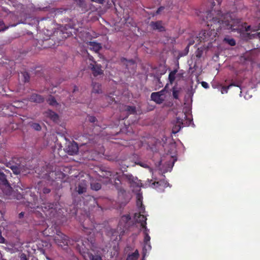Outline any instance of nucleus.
<instances>
[{"label":"nucleus","mask_w":260,"mask_h":260,"mask_svg":"<svg viewBox=\"0 0 260 260\" xmlns=\"http://www.w3.org/2000/svg\"><path fill=\"white\" fill-rule=\"evenodd\" d=\"M206 19L211 21L210 25L213 28L210 31L203 30L199 34L201 41L205 42L213 40L217 35V31L221 27L233 30L239 29V20L234 18L230 14L222 16L221 20H219L217 18H212L211 13H209L206 16ZM210 24H208V26Z\"/></svg>","instance_id":"nucleus-1"},{"label":"nucleus","mask_w":260,"mask_h":260,"mask_svg":"<svg viewBox=\"0 0 260 260\" xmlns=\"http://www.w3.org/2000/svg\"><path fill=\"white\" fill-rule=\"evenodd\" d=\"M8 166L12 170L13 172L16 175L27 173L28 168L26 166L25 161L22 158H15L14 160L9 164Z\"/></svg>","instance_id":"nucleus-2"},{"label":"nucleus","mask_w":260,"mask_h":260,"mask_svg":"<svg viewBox=\"0 0 260 260\" xmlns=\"http://www.w3.org/2000/svg\"><path fill=\"white\" fill-rule=\"evenodd\" d=\"M56 231V234L53 235V240L58 246L62 247L70 244V240L68 236L59 231Z\"/></svg>","instance_id":"nucleus-3"},{"label":"nucleus","mask_w":260,"mask_h":260,"mask_svg":"<svg viewBox=\"0 0 260 260\" xmlns=\"http://www.w3.org/2000/svg\"><path fill=\"white\" fill-rule=\"evenodd\" d=\"M51 183L50 182H47L45 181H41L39 182L37 185L36 186L35 189H38V192L41 194L42 192L44 194H47L50 192Z\"/></svg>","instance_id":"nucleus-4"},{"label":"nucleus","mask_w":260,"mask_h":260,"mask_svg":"<svg viewBox=\"0 0 260 260\" xmlns=\"http://www.w3.org/2000/svg\"><path fill=\"white\" fill-rule=\"evenodd\" d=\"M141 213H143V211H142V212H140L139 213L135 214L134 218L137 222L136 226L137 227L140 226L142 228H146L147 219L144 215L141 214Z\"/></svg>","instance_id":"nucleus-5"},{"label":"nucleus","mask_w":260,"mask_h":260,"mask_svg":"<svg viewBox=\"0 0 260 260\" xmlns=\"http://www.w3.org/2000/svg\"><path fill=\"white\" fill-rule=\"evenodd\" d=\"M164 92L165 91L164 90L157 92H153L151 95L152 100L154 101L157 104L162 103L165 100Z\"/></svg>","instance_id":"nucleus-6"},{"label":"nucleus","mask_w":260,"mask_h":260,"mask_svg":"<svg viewBox=\"0 0 260 260\" xmlns=\"http://www.w3.org/2000/svg\"><path fill=\"white\" fill-rule=\"evenodd\" d=\"M149 229H144L143 231V234L144 235V248L146 250H150L151 249V246L150 244V237L149 235Z\"/></svg>","instance_id":"nucleus-7"},{"label":"nucleus","mask_w":260,"mask_h":260,"mask_svg":"<svg viewBox=\"0 0 260 260\" xmlns=\"http://www.w3.org/2000/svg\"><path fill=\"white\" fill-rule=\"evenodd\" d=\"M123 177L131 184V186H135L139 185L140 180L137 177L133 176L132 174H123Z\"/></svg>","instance_id":"nucleus-8"},{"label":"nucleus","mask_w":260,"mask_h":260,"mask_svg":"<svg viewBox=\"0 0 260 260\" xmlns=\"http://www.w3.org/2000/svg\"><path fill=\"white\" fill-rule=\"evenodd\" d=\"M87 182L86 180H81L76 187V191L79 194H82L86 191Z\"/></svg>","instance_id":"nucleus-9"},{"label":"nucleus","mask_w":260,"mask_h":260,"mask_svg":"<svg viewBox=\"0 0 260 260\" xmlns=\"http://www.w3.org/2000/svg\"><path fill=\"white\" fill-rule=\"evenodd\" d=\"M66 151L70 155L77 154L78 151V147L76 143H70L66 148Z\"/></svg>","instance_id":"nucleus-10"},{"label":"nucleus","mask_w":260,"mask_h":260,"mask_svg":"<svg viewBox=\"0 0 260 260\" xmlns=\"http://www.w3.org/2000/svg\"><path fill=\"white\" fill-rule=\"evenodd\" d=\"M90 68L92 70L93 76H94L103 74V71L101 69V65L96 63L95 64H90Z\"/></svg>","instance_id":"nucleus-11"},{"label":"nucleus","mask_w":260,"mask_h":260,"mask_svg":"<svg viewBox=\"0 0 260 260\" xmlns=\"http://www.w3.org/2000/svg\"><path fill=\"white\" fill-rule=\"evenodd\" d=\"M150 25L153 29H157L159 31L165 30L164 27L161 25L160 21L151 22Z\"/></svg>","instance_id":"nucleus-12"},{"label":"nucleus","mask_w":260,"mask_h":260,"mask_svg":"<svg viewBox=\"0 0 260 260\" xmlns=\"http://www.w3.org/2000/svg\"><path fill=\"white\" fill-rule=\"evenodd\" d=\"M30 101L32 102L41 103L44 102V99L40 95L37 94H33L30 97Z\"/></svg>","instance_id":"nucleus-13"},{"label":"nucleus","mask_w":260,"mask_h":260,"mask_svg":"<svg viewBox=\"0 0 260 260\" xmlns=\"http://www.w3.org/2000/svg\"><path fill=\"white\" fill-rule=\"evenodd\" d=\"M92 93L101 94L102 93L101 85L98 83H93L92 84Z\"/></svg>","instance_id":"nucleus-14"},{"label":"nucleus","mask_w":260,"mask_h":260,"mask_svg":"<svg viewBox=\"0 0 260 260\" xmlns=\"http://www.w3.org/2000/svg\"><path fill=\"white\" fill-rule=\"evenodd\" d=\"M130 219V217L129 215H124L123 216L120 220V226H129V225L128 224V222Z\"/></svg>","instance_id":"nucleus-15"},{"label":"nucleus","mask_w":260,"mask_h":260,"mask_svg":"<svg viewBox=\"0 0 260 260\" xmlns=\"http://www.w3.org/2000/svg\"><path fill=\"white\" fill-rule=\"evenodd\" d=\"M47 116L49 117L51 119H52L54 121H56L58 119V116L57 114H56L53 111L51 110H48L46 112Z\"/></svg>","instance_id":"nucleus-16"},{"label":"nucleus","mask_w":260,"mask_h":260,"mask_svg":"<svg viewBox=\"0 0 260 260\" xmlns=\"http://www.w3.org/2000/svg\"><path fill=\"white\" fill-rule=\"evenodd\" d=\"M137 205L138 207H140V212H142L143 211V207L142 205V196L140 193H138L137 194Z\"/></svg>","instance_id":"nucleus-17"},{"label":"nucleus","mask_w":260,"mask_h":260,"mask_svg":"<svg viewBox=\"0 0 260 260\" xmlns=\"http://www.w3.org/2000/svg\"><path fill=\"white\" fill-rule=\"evenodd\" d=\"M88 45L90 46L91 49H92L95 52L98 51L102 47L100 44L95 42H90Z\"/></svg>","instance_id":"nucleus-18"},{"label":"nucleus","mask_w":260,"mask_h":260,"mask_svg":"<svg viewBox=\"0 0 260 260\" xmlns=\"http://www.w3.org/2000/svg\"><path fill=\"white\" fill-rule=\"evenodd\" d=\"M111 175H112V173L110 171H106V170H105V171L102 170L99 174L100 177L108 179V181H109L110 180L109 178L110 176H111Z\"/></svg>","instance_id":"nucleus-19"},{"label":"nucleus","mask_w":260,"mask_h":260,"mask_svg":"<svg viewBox=\"0 0 260 260\" xmlns=\"http://www.w3.org/2000/svg\"><path fill=\"white\" fill-rule=\"evenodd\" d=\"M139 256V254L138 251L136 250L134 252L127 256L126 260H137Z\"/></svg>","instance_id":"nucleus-20"},{"label":"nucleus","mask_w":260,"mask_h":260,"mask_svg":"<svg viewBox=\"0 0 260 260\" xmlns=\"http://www.w3.org/2000/svg\"><path fill=\"white\" fill-rule=\"evenodd\" d=\"M124 111H126L128 114H134L136 113V108L135 107L124 106Z\"/></svg>","instance_id":"nucleus-21"},{"label":"nucleus","mask_w":260,"mask_h":260,"mask_svg":"<svg viewBox=\"0 0 260 260\" xmlns=\"http://www.w3.org/2000/svg\"><path fill=\"white\" fill-rule=\"evenodd\" d=\"M177 71L176 70L172 71L169 76V79L171 83H172L175 80V75L177 73Z\"/></svg>","instance_id":"nucleus-22"},{"label":"nucleus","mask_w":260,"mask_h":260,"mask_svg":"<svg viewBox=\"0 0 260 260\" xmlns=\"http://www.w3.org/2000/svg\"><path fill=\"white\" fill-rule=\"evenodd\" d=\"M76 4L80 7L85 8L86 7V4L84 0H74Z\"/></svg>","instance_id":"nucleus-23"},{"label":"nucleus","mask_w":260,"mask_h":260,"mask_svg":"<svg viewBox=\"0 0 260 260\" xmlns=\"http://www.w3.org/2000/svg\"><path fill=\"white\" fill-rule=\"evenodd\" d=\"M91 188L92 189L97 191L101 189V185L97 182L92 183H91Z\"/></svg>","instance_id":"nucleus-24"},{"label":"nucleus","mask_w":260,"mask_h":260,"mask_svg":"<svg viewBox=\"0 0 260 260\" xmlns=\"http://www.w3.org/2000/svg\"><path fill=\"white\" fill-rule=\"evenodd\" d=\"M0 180L4 184H6L8 183V181L6 178L5 175L4 174L3 172L2 171V170L1 169H0Z\"/></svg>","instance_id":"nucleus-25"},{"label":"nucleus","mask_w":260,"mask_h":260,"mask_svg":"<svg viewBox=\"0 0 260 260\" xmlns=\"http://www.w3.org/2000/svg\"><path fill=\"white\" fill-rule=\"evenodd\" d=\"M256 26H254L252 27H251V26L248 25V26H245V31L246 32H248V31H250L251 32H255L257 30H258V29H256Z\"/></svg>","instance_id":"nucleus-26"},{"label":"nucleus","mask_w":260,"mask_h":260,"mask_svg":"<svg viewBox=\"0 0 260 260\" xmlns=\"http://www.w3.org/2000/svg\"><path fill=\"white\" fill-rule=\"evenodd\" d=\"M122 61H124V63L125 64V66L126 67H128L129 66H131V65H133V66H134L135 65V61L131 59V60H127L125 58H123L122 59Z\"/></svg>","instance_id":"nucleus-27"},{"label":"nucleus","mask_w":260,"mask_h":260,"mask_svg":"<svg viewBox=\"0 0 260 260\" xmlns=\"http://www.w3.org/2000/svg\"><path fill=\"white\" fill-rule=\"evenodd\" d=\"M181 126L177 124H175L172 128V132L174 134L177 133L181 129Z\"/></svg>","instance_id":"nucleus-28"},{"label":"nucleus","mask_w":260,"mask_h":260,"mask_svg":"<svg viewBox=\"0 0 260 260\" xmlns=\"http://www.w3.org/2000/svg\"><path fill=\"white\" fill-rule=\"evenodd\" d=\"M48 104L52 106H55L57 104V102L53 97H51L47 101Z\"/></svg>","instance_id":"nucleus-29"},{"label":"nucleus","mask_w":260,"mask_h":260,"mask_svg":"<svg viewBox=\"0 0 260 260\" xmlns=\"http://www.w3.org/2000/svg\"><path fill=\"white\" fill-rule=\"evenodd\" d=\"M53 229H45L44 230L42 231V234L44 236L46 237H53L52 235L50 234L49 231L52 230Z\"/></svg>","instance_id":"nucleus-30"},{"label":"nucleus","mask_w":260,"mask_h":260,"mask_svg":"<svg viewBox=\"0 0 260 260\" xmlns=\"http://www.w3.org/2000/svg\"><path fill=\"white\" fill-rule=\"evenodd\" d=\"M255 32H247L246 35V37L249 39H252L255 38Z\"/></svg>","instance_id":"nucleus-31"},{"label":"nucleus","mask_w":260,"mask_h":260,"mask_svg":"<svg viewBox=\"0 0 260 260\" xmlns=\"http://www.w3.org/2000/svg\"><path fill=\"white\" fill-rule=\"evenodd\" d=\"M89 258L90 260H103L101 256L98 255H94L92 254L89 256Z\"/></svg>","instance_id":"nucleus-32"},{"label":"nucleus","mask_w":260,"mask_h":260,"mask_svg":"<svg viewBox=\"0 0 260 260\" xmlns=\"http://www.w3.org/2000/svg\"><path fill=\"white\" fill-rule=\"evenodd\" d=\"M179 95V90L176 88L174 87L173 89V95L174 98L176 99L178 98Z\"/></svg>","instance_id":"nucleus-33"},{"label":"nucleus","mask_w":260,"mask_h":260,"mask_svg":"<svg viewBox=\"0 0 260 260\" xmlns=\"http://www.w3.org/2000/svg\"><path fill=\"white\" fill-rule=\"evenodd\" d=\"M224 41L231 46H234L236 44L234 39H225Z\"/></svg>","instance_id":"nucleus-34"},{"label":"nucleus","mask_w":260,"mask_h":260,"mask_svg":"<svg viewBox=\"0 0 260 260\" xmlns=\"http://www.w3.org/2000/svg\"><path fill=\"white\" fill-rule=\"evenodd\" d=\"M31 126L34 129L37 131H40L41 128V126L36 123H33Z\"/></svg>","instance_id":"nucleus-35"},{"label":"nucleus","mask_w":260,"mask_h":260,"mask_svg":"<svg viewBox=\"0 0 260 260\" xmlns=\"http://www.w3.org/2000/svg\"><path fill=\"white\" fill-rule=\"evenodd\" d=\"M176 124L181 126V125L183 124V120L180 118H177Z\"/></svg>","instance_id":"nucleus-36"},{"label":"nucleus","mask_w":260,"mask_h":260,"mask_svg":"<svg viewBox=\"0 0 260 260\" xmlns=\"http://www.w3.org/2000/svg\"><path fill=\"white\" fill-rule=\"evenodd\" d=\"M24 78L25 82H28L29 81V76L27 73H24Z\"/></svg>","instance_id":"nucleus-37"},{"label":"nucleus","mask_w":260,"mask_h":260,"mask_svg":"<svg viewBox=\"0 0 260 260\" xmlns=\"http://www.w3.org/2000/svg\"><path fill=\"white\" fill-rule=\"evenodd\" d=\"M201 84L203 87H204V88H207L208 87V84L207 82L203 81L201 83Z\"/></svg>","instance_id":"nucleus-38"},{"label":"nucleus","mask_w":260,"mask_h":260,"mask_svg":"<svg viewBox=\"0 0 260 260\" xmlns=\"http://www.w3.org/2000/svg\"><path fill=\"white\" fill-rule=\"evenodd\" d=\"M164 9V7H159L158 10L156 11V14H159L162 10H163Z\"/></svg>","instance_id":"nucleus-39"},{"label":"nucleus","mask_w":260,"mask_h":260,"mask_svg":"<svg viewBox=\"0 0 260 260\" xmlns=\"http://www.w3.org/2000/svg\"><path fill=\"white\" fill-rule=\"evenodd\" d=\"M92 1L98 3L100 4H103L104 3V0H92Z\"/></svg>","instance_id":"nucleus-40"},{"label":"nucleus","mask_w":260,"mask_h":260,"mask_svg":"<svg viewBox=\"0 0 260 260\" xmlns=\"http://www.w3.org/2000/svg\"><path fill=\"white\" fill-rule=\"evenodd\" d=\"M96 120V118L94 117H90L89 118V120L91 122H94Z\"/></svg>","instance_id":"nucleus-41"},{"label":"nucleus","mask_w":260,"mask_h":260,"mask_svg":"<svg viewBox=\"0 0 260 260\" xmlns=\"http://www.w3.org/2000/svg\"><path fill=\"white\" fill-rule=\"evenodd\" d=\"M175 160V159H173V161L171 163L170 165H169V169L170 170L173 167Z\"/></svg>","instance_id":"nucleus-42"},{"label":"nucleus","mask_w":260,"mask_h":260,"mask_svg":"<svg viewBox=\"0 0 260 260\" xmlns=\"http://www.w3.org/2000/svg\"><path fill=\"white\" fill-rule=\"evenodd\" d=\"M233 85V84H231V85H230L229 86H226V87H223V89L226 92H227V91H228V89L229 88V87Z\"/></svg>","instance_id":"nucleus-43"},{"label":"nucleus","mask_w":260,"mask_h":260,"mask_svg":"<svg viewBox=\"0 0 260 260\" xmlns=\"http://www.w3.org/2000/svg\"><path fill=\"white\" fill-rule=\"evenodd\" d=\"M138 164H139V165H140L142 167H143L144 168H147L148 167V166L146 164H143V163H138Z\"/></svg>","instance_id":"nucleus-44"},{"label":"nucleus","mask_w":260,"mask_h":260,"mask_svg":"<svg viewBox=\"0 0 260 260\" xmlns=\"http://www.w3.org/2000/svg\"><path fill=\"white\" fill-rule=\"evenodd\" d=\"M255 35V38H258L260 40V32H256Z\"/></svg>","instance_id":"nucleus-45"},{"label":"nucleus","mask_w":260,"mask_h":260,"mask_svg":"<svg viewBox=\"0 0 260 260\" xmlns=\"http://www.w3.org/2000/svg\"><path fill=\"white\" fill-rule=\"evenodd\" d=\"M125 190L123 189H120L119 192L121 194H123L124 193H125Z\"/></svg>","instance_id":"nucleus-46"},{"label":"nucleus","mask_w":260,"mask_h":260,"mask_svg":"<svg viewBox=\"0 0 260 260\" xmlns=\"http://www.w3.org/2000/svg\"><path fill=\"white\" fill-rule=\"evenodd\" d=\"M24 213L22 212H21L19 214V218H22L24 216Z\"/></svg>","instance_id":"nucleus-47"},{"label":"nucleus","mask_w":260,"mask_h":260,"mask_svg":"<svg viewBox=\"0 0 260 260\" xmlns=\"http://www.w3.org/2000/svg\"><path fill=\"white\" fill-rule=\"evenodd\" d=\"M4 25V23L3 21L0 20V26Z\"/></svg>","instance_id":"nucleus-48"},{"label":"nucleus","mask_w":260,"mask_h":260,"mask_svg":"<svg viewBox=\"0 0 260 260\" xmlns=\"http://www.w3.org/2000/svg\"><path fill=\"white\" fill-rule=\"evenodd\" d=\"M79 239H80V238H75V239H74V241H75V242H79Z\"/></svg>","instance_id":"nucleus-49"},{"label":"nucleus","mask_w":260,"mask_h":260,"mask_svg":"<svg viewBox=\"0 0 260 260\" xmlns=\"http://www.w3.org/2000/svg\"><path fill=\"white\" fill-rule=\"evenodd\" d=\"M8 27H9V26L5 27V28H3L2 29V30L4 31V30H6V29H7ZM0 31H1V30Z\"/></svg>","instance_id":"nucleus-50"},{"label":"nucleus","mask_w":260,"mask_h":260,"mask_svg":"<svg viewBox=\"0 0 260 260\" xmlns=\"http://www.w3.org/2000/svg\"><path fill=\"white\" fill-rule=\"evenodd\" d=\"M256 29H260V24L258 26H256Z\"/></svg>","instance_id":"nucleus-51"},{"label":"nucleus","mask_w":260,"mask_h":260,"mask_svg":"<svg viewBox=\"0 0 260 260\" xmlns=\"http://www.w3.org/2000/svg\"><path fill=\"white\" fill-rule=\"evenodd\" d=\"M21 260H27L26 256H25L24 257H22Z\"/></svg>","instance_id":"nucleus-52"},{"label":"nucleus","mask_w":260,"mask_h":260,"mask_svg":"<svg viewBox=\"0 0 260 260\" xmlns=\"http://www.w3.org/2000/svg\"><path fill=\"white\" fill-rule=\"evenodd\" d=\"M196 56L198 57H201V54L199 53H198Z\"/></svg>","instance_id":"nucleus-53"},{"label":"nucleus","mask_w":260,"mask_h":260,"mask_svg":"<svg viewBox=\"0 0 260 260\" xmlns=\"http://www.w3.org/2000/svg\"><path fill=\"white\" fill-rule=\"evenodd\" d=\"M159 183L158 182H155V183H153L152 184L155 185V184H158Z\"/></svg>","instance_id":"nucleus-54"},{"label":"nucleus","mask_w":260,"mask_h":260,"mask_svg":"<svg viewBox=\"0 0 260 260\" xmlns=\"http://www.w3.org/2000/svg\"><path fill=\"white\" fill-rule=\"evenodd\" d=\"M37 200V198H34V202L35 203V204H36V200Z\"/></svg>","instance_id":"nucleus-55"},{"label":"nucleus","mask_w":260,"mask_h":260,"mask_svg":"<svg viewBox=\"0 0 260 260\" xmlns=\"http://www.w3.org/2000/svg\"><path fill=\"white\" fill-rule=\"evenodd\" d=\"M0 89H3V90H4V88H3V87H2V86H0Z\"/></svg>","instance_id":"nucleus-56"},{"label":"nucleus","mask_w":260,"mask_h":260,"mask_svg":"<svg viewBox=\"0 0 260 260\" xmlns=\"http://www.w3.org/2000/svg\"><path fill=\"white\" fill-rule=\"evenodd\" d=\"M11 26H16V24H13V25H11Z\"/></svg>","instance_id":"nucleus-57"},{"label":"nucleus","mask_w":260,"mask_h":260,"mask_svg":"<svg viewBox=\"0 0 260 260\" xmlns=\"http://www.w3.org/2000/svg\"><path fill=\"white\" fill-rule=\"evenodd\" d=\"M213 5H215V4L214 2L213 3Z\"/></svg>","instance_id":"nucleus-58"}]
</instances>
